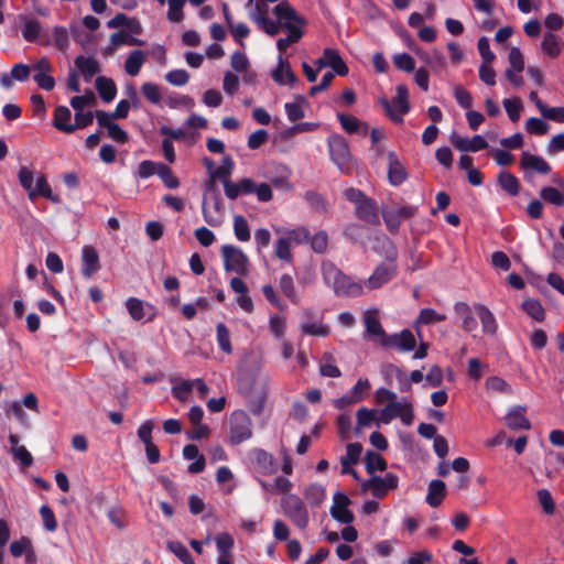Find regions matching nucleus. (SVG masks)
Wrapping results in <instances>:
<instances>
[{
  "label": "nucleus",
  "instance_id": "1",
  "mask_svg": "<svg viewBox=\"0 0 564 564\" xmlns=\"http://www.w3.org/2000/svg\"><path fill=\"white\" fill-rule=\"evenodd\" d=\"M18 180L20 185L26 191L28 197L31 200L43 196L53 203L59 202V198L53 194L45 174L34 172L28 166H21L18 172Z\"/></svg>",
  "mask_w": 564,
  "mask_h": 564
},
{
  "label": "nucleus",
  "instance_id": "2",
  "mask_svg": "<svg viewBox=\"0 0 564 564\" xmlns=\"http://www.w3.org/2000/svg\"><path fill=\"white\" fill-rule=\"evenodd\" d=\"M283 514L300 531L306 530L310 523V513L304 500L297 495H285L280 502Z\"/></svg>",
  "mask_w": 564,
  "mask_h": 564
},
{
  "label": "nucleus",
  "instance_id": "3",
  "mask_svg": "<svg viewBox=\"0 0 564 564\" xmlns=\"http://www.w3.org/2000/svg\"><path fill=\"white\" fill-rule=\"evenodd\" d=\"M345 197L356 205V213L359 218L369 224H379V215L376 204L368 198L361 191L357 188H348L345 191Z\"/></svg>",
  "mask_w": 564,
  "mask_h": 564
},
{
  "label": "nucleus",
  "instance_id": "4",
  "mask_svg": "<svg viewBox=\"0 0 564 564\" xmlns=\"http://www.w3.org/2000/svg\"><path fill=\"white\" fill-rule=\"evenodd\" d=\"M224 267L227 272H235L239 275H248L250 262L241 249L231 245L221 248Z\"/></svg>",
  "mask_w": 564,
  "mask_h": 564
},
{
  "label": "nucleus",
  "instance_id": "5",
  "mask_svg": "<svg viewBox=\"0 0 564 564\" xmlns=\"http://www.w3.org/2000/svg\"><path fill=\"white\" fill-rule=\"evenodd\" d=\"M274 14L278 19L275 23L279 25L280 30L283 28L288 32L303 31L305 20L300 17L288 2L276 4L274 7Z\"/></svg>",
  "mask_w": 564,
  "mask_h": 564
},
{
  "label": "nucleus",
  "instance_id": "6",
  "mask_svg": "<svg viewBox=\"0 0 564 564\" xmlns=\"http://www.w3.org/2000/svg\"><path fill=\"white\" fill-rule=\"evenodd\" d=\"M382 106L391 120L398 123L402 122L403 115L408 113L410 110L409 93L406 87L404 85H399L397 87V96L393 101L389 102L388 100H382Z\"/></svg>",
  "mask_w": 564,
  "mask_h": 564
},
{
  "label": "nucleus",
  "instance_id": "7",
  "mask_svg": "<svg viewBox=\"0 0 564 564\" xmlns=\"http://www.w3.org/2000/svg\"><path fill=\"white\" fill-rule=\"evenodd\" d=\"M362 319L366 328V337L377 340L381 346H383L389 335L386 334L380 323L379 310H366L362 314Z\"/></svg>",
  "mask_w": 564,
  "mask_h": 564
},
{
  "label": "nucleus",
  "instance_id": "8",
  "mask_svg": "<svg viewBox=\"0 0 564 564\" xmlns=\"http://www.w3.org/2000/svg\"><path fill=\"white\" fill-rule=\"evenodd\" d=\"M399 479L394 474H387L384 477L373 476L362 484L364 491H370L377 498L384 497L389 490L398 487Z\"/></svg>",
  "mask_w": 564,
  "mask_h": 564
},
{
  "label": "nucleus",
  "instance_id": "9",
  "mask_svg": "<svg viewBox=\"0 0 564 564\" xmlns=\"http://www.w3.org/2000/svg\"><path fill=\"white\" fill-rule=\"evenodd\" d=\"M230 440L234 444H239L251 437V420L242 411L235 412L231 415Z\"/></svg>",
  "mask_w": 564,
  "mask_h": 564
},
{
  "label": "nucleus",
  "instance_id": "10",
  "mask_svg": "<svg viewBox=\"0 0 564 564\" xmlns=\"http://www.w3.org/2000/svg\"><path fill=\"white\" fill-rule=\"evenodd\" d=\"M332 160L344 173L351 171L350 152L348 144L341 138H334L329 142Z\"/></svg>",
  "mask_w": 564,
  "mask_h": 564
},
{
  "label": "nucleus",
  "instance_id": "11",
  "mask_svg": "<svg viewBox=\"0 0 564 564\" xmlns=\"http://www.w3.org/2000/svg\"><path fill=\"white\" fill-rule=\"evenodd\" d=\"M350 499L340 491L334 494L330 507L332 517L340 523L349 524L354 521V513L349 510Z\"/></svg>",
  "mask_w": 564,
  "mask_h": 564
},
{
  "label": "nucleus",
  "instance_id": "12",
  "mask_svg": "<svg viewBox=\"0 0 564 564\" xmlns=\"http://www.w3.org/2000/svg\"><path fill=\"white\" fill-rule=\"evenodd\" d=\"M53 66L47 57H42L32 64L34 80L44 90H52L55 87V79L50 75Z\"/></svg>",
  "mask_w": 564,
  "mask_h": 564
},
{
  "label": "nucleus",
  "instance_id": "13",
  "mask_svg": "<svg viewBox=\"0 0 564 564\" xmlns=\"http://www.w3.org/2000/svg\"><path fill=\"white\" fill-rule=\"evenodd\" d=\"M333 274L334 290L339 295L359 296L362 294V285L351 281V279L341 272H329L328 278Z\"/></svg>",
  "mask_w": 564,
  "mask_h": 564
},
{
  "label": "nucleus",
  "instance_id": "14",
  "mask_svg": "<svg viewBox=\"0 0 564 564\" xmlns=\"http://www.w3.org/2000/svg\"><path fill=\"white\" fill-rule=\"evenodd\" d=\"M416 208L412 206H398L383 212V219L391 231H397L401 221L413 217Z\"/></svg>",
  "mask_w": 564,
  "mask_h": 564
},
{
  "label": "nucleus",
  "instance_id": "15",
  "mask_svg": "<svg viewBox=\"0 0 564 564\" xmlns=\"http://www.w3.org/2000/svg\"><path fill=\"white\" fill-rule=\"evenodd\" d=\"M267 0L256 1V13L251 15L253 21L263 29V31L274 36L280 32L279 25L267 17Z\"/></svg>",
  "mask_w": 564,
  "mask_h": 564
},
{
  "label": "nucleus",
  "instance_id": "16",
  "mask_svg": "<svg viewBox=\"0 0 564 564\" xmlns=\"http://www.w3.org/2000/svg\"><path fill=\"white\" fill-rule=\"evenodd\" d=\"M416 346V339L412 332L404 329L398 334L388 336L383 347L397 348L400 351H411Z\"/></svg>",
  "mask_w": 564,
  "mask_h": 564
},
{
  "label": "nucleus",
  "instance_id": "17",
  "mask_svg": "<svg viewBox=\"0 0 564 564\" xmlns=\"http://www.w3.org/2000/svg\"><path fill=\"white\" fill-rule=\"evenodd\" d=\"M394 273L395 267L393 263L381 264L376 268L365 285L368 290H377L388 283Z\"/></svg>",
  "mask_w": 564,
  "mask_h": 564
},
{
  "label": "nucleus",
  "instance_id": "18",
  "mask_svg": "<svg viewBox=\"0 0 564 564\" xmlns=\"http://www.w3.org/2000/svg\"><path fill=\"white\" fill-rule=\"evenodd\" d=\"M271 77L279 85H293L296 82V76L288 58L282 54L278 56V66L272 70Z\"/></svg>",
  "mask_w": 564,
  "mask_h": 564
},
{
  "label": "nucleus",
  "instance_id": "19",
  "mask_svg": "<svg viewBox=\"0 0 564 564\" xmlns=\"http://www.w3.org/2000/svg\"><path fill=\"white\" fill-rule=\"evenodd\" d=\"M215 542L218 550V564H234V556L231 550L234 547V539L227 533L223 532L216 535Z\"/></svg>",
  "mask_w": 564,
  "mask_h": 564
},
{
  "label": "nucleus",
  "instance_id": "20",
  "mask_svg": "<svg viewBox=\"0 0 564 564\" xmlns=\"http://www.w3.org/2000/svg\"><path fill=\"white\" fill-rule=\"evenodd\" d=\"M527 408L523 405H516L509 410L505 417L506 425L511 430H530V421L525 416Z\"/></svg>",
  "mask_w": 564,
  "mask_h": 564
},
{
  "label": "nucleus",
  "instance_id": "21",
  "mask_svg": "<svg viewBox=\"0 0 564 564\" xmlns=\"http://www.w3.org/2000/svg\"><path fill=\"white\" fill-rule=\"evenodd\" d=\"M256 189V184L250 178H242L239 182L224 181V192L229 199H236L240 194H251Z\"/></svg>",
  "mask_w": 564,
  "mask_h": 564
},
{
  "label": "nucleus",
  "instance_id": "22",
  "mask_svg": "<svg viewBox=\"0 0 564 564\" xmlns=\"http://www.w3.org/2000/svg\"><path fill=\"white\" fill-rule=\"evenodd\" d=\"M392 417H400L404 425H411L414 419L413 405L410 401H397L387 404Z\"/></svg>",
  "mask_w": 564,
  "mask_h": 564
},
{
  "label": "nucleus",
  "instance_id": "23",
  "mask_svg": "<svg viewBox=\"0 0 564 564\" xmlns=\"http://www.w3.org/2000/svg\"><path fill=\"white\" fill-rule=\"evenodd\" d=\"M520 166L524 171H535L540 174H547L551 171L550 164L543 158L529 152H522Z\"/></svg>",
  "mask_w": 564,
  "mask_h": 564
},
{
  "label": "nucleus",
  "instance_id": "24",
  "mask_svg": "<svg viewBox=\"0 0 564 564\" xmlns=\"http://www.w3.org/2000/svg\"><path fill=\"white\" fill-rule=\"evenodd\" d=\"M475 310L480 319L482 332L489 336H495L498 332V324L492 312L484 304H476Z\"/></svg>",
  "mask_w": 564,
  "mask_h": 564
},
{
  "label": "nucleus",
  "instance_id": "25",
  "mask_svg": "<svg viewBox=\"0 0 564 564\" xmlns=\"http://www.w3.org/2000/svg\"><path fill=\"white\" fill-rule=\"evenodd\" d=\"M83 274L85 278H90L100 269L99 256L97 250L91 246L83 248Z\"/></svg>",
  "mask_w": 564,
  "mask_h": 564
},
{
  "label": "nucleus",
  "instance_id": "26",
  "mask_svg": "<svg viewBox=\"0 0 564 564\" xmlns=\"http://www.w3.org/2000/svg\"><path fill=\"white\" fill-rule=\"evenodd\" d=\"M445 496H446V485L443 480L435 479L429 484L427 495H426V503L430 507L436 508V507L441 506Z\"/></svg>",
  "mask_w": 564,
  "mask_h": 564
},
{
  "label": "nucleus",
  "instance_id": "27",
  "mask_svg": "<svg viewBox=\"0 0 564 564\" xmlns=\"http://www.w3.org/2000/svg\"><path fill=\"white\" fill-rule=\"evenodd\" d=\"M303 496L312 508H318L326 500L327 494L324 486L319 484H311L305 487Z\"/></svg>",
  "mask_w": 564,
  "mask_h": 564
},
{
  "label": "nucleus",
  "instance_id": "28",
  "mask_svg": "<svg viewBox=\"0 0 564 564\" xmlns=\"http://www.w3.org/2000/svg\"><path fill=\"white\" fill-rule=\"evenodd\" d=\"M72 113L66 106H58L54 111L53 126L65 133H73L75 131L74 123H70Z\"/></svg>",
  "mask_w": 564,
  "mask_h": 564
},
{
  "label": "nucleus",
  "instance_id": "29",
  "mask_svg": "<svg viewBox=\"0 0 564 564\" xmlns=\"http://www.w3.org/2000/svg\"><path fill=\"white\" fill-rule=\"evenodd\" d=\"M388 177L392 185H400L406 178V172L393 152L388 154Z\"/></svg>",
  "mask_w": 564,
  "mask_h": 564
},
{
  "label": "nucleus",
  "instance_id": "30",
  "mask_svg": "<svg viewBox=\"0 0 564 564\" xmlns=\"http://www.w3.org/2000/svg\"><path fill=\"white\" fill-rule=\"evenodd\" d=\"M147 61V53L142 50H133L124 62V70L129 76H137Z\"/></svg>",
  "mask_w": 564,
  "mask_h": 564
},
{
  "label": "nucleus",
  "instance_id": "31",
  "mask_svg": "<svg viewBox=\"0 0 564 564\" xmlns=\"http://www.w3.org/2000/svg\"><path fill=\"white\" fill-rule=\"evenodd\" d=\"M454 310L462 317V327L465 332L471 333L477 328V321L467 303H456Z\"/></svg>",
  "mask_w": 564,
  "mask_h": 564
},
{
  "label": "nucleus",
  "instance_id": "32",
  "mask_svg": "<svg viewBox=\"0 0 564 564\" xmlns=\"http://www.w3.org/2000/svg\"><path fill=\"white\" fill-rule=\"evenodd\" d=\"M323 53L325 56L326 66L332 67L334 72L340 76L348 74V67L340 57L337 50L326 48Z\"/></svg>",
  "mask_w": 564,
  "mask_h": 564
},
{
  "label": "nucleus",
  "instance_id": "33",
  "mask_svg": "<svg viewBox=\"0 0 564 564\" xmlns=\"http://www.w3.org/2000/svg\"><path fill=\"white\" fill-rule=\"evenodd\" d=\"M263 362V352L260 348L250 349L241 360V369L243 371H257Z\"/></svg>",
  "mask_w": 564,
  "mask_h": 564
},
{
  "label": "nucleus",
  "instance_id": "34",
  "mask_svg": "<svg viewBox=\"0 0 564 564\" xmlns=\"http://www.w3.org/2000/svg\"><path fill=\"white\" fill-rule=\"evenodd\" d=\"M485 389L488 393L511 394L513 389L511 384L501 377L490 376L485 381Z\"/></svg>",
  "mask_w": 564,
  "mask_h": 564
},
{
  "label": "nucleus",
  "instance_id": "35",
  "mask_svg": "<svg viewBox=\"0 0 564 564\" xmlns=\"http://www.w3.org/2000/svg\"><path fill=\"white\" fill-rule=\"evenodd\" d=\"M562 45H563V43L557 35H555L551 32H547L543 36V41L541 43V48H542L543 53H545L546 55H549L552 58H555L561 54Z\"/></svg>",
  "mask_w": 564,
  "mask_h": 564
},
{
  "label": "nucleus",
  "instance_id": "36",
  "mask_svg": "<svg viewBox=\"0 0 564 564\" xmlns=\"http://www.w3.org/2000/svg\"><path fill=\"white\" fill-rule=\"evenodd\" d=\"M75 65L88 82L93 76L100 72L99 63L90 57L78 56L75 59Z\"/></svg>",
  "mask_w": 564,
  "mask_h": 564
},
{
  "label": "nucleus",
  "instance_id": "37",
  "mask_svg": "<svg viewBox=\"0 0 564 564\" xmlns=\"http://www.w3.org/2000/svg\"><path fill=\"white\" fill-rule=\"evenodd\" d=\"M96 88L100 98L106 102H110L116 97L117 87L115 82L110 78L99 76L96 79Z\"/></svg>",
  "mask_w": 564,
  "mask_h": 564
},
{
  "label": "nucleus",
  "instance_id": "38",
  "mask_svg": "<svg viewBox=\"0 0 564 564\" xmlns=\"http://www.w3.org/2000/svg\"><path fill=\"white\" fill-rule=\"evenodd\" d=\"M335 357L332 352H324L319 360V373L323 377L338 378L341 376L340 369L334 364Z\"/></svg>",
  "mask_w": 564,
  "mask_h": 564
},
{
  "label": "nucleus",
  "instance_id": "39",
  "mask_svg": "<svg viewBox=\"0 0 564 564\" xmlns=\"http://www.w3.org/2000/svg\"><path fill=\"white\" fill-rule=\"evenodd\" d=\"M356 432L360 433L364 429L370 427L372 424L377 426V411L361 408L357 411Z\"/></svg>",
  "mask_w": 564,
  "mask_h": 564
},
{
  "label": "nucleus",
  "instance_id": "40",
  "mask_svg": "<svg viewBox=\"0 0 564 564\" xmlns=\"http://www.w3.org/2000/svg\"><path fill=\"white\" fill-rule=\"evenodd\" d=\"M254 463L264 474H273L276 471L274 457L262 449L254 453Z\"/></svg>",
  "mask_w": 564,
  "mask_h": 564
},
{
  "label": "nucleus",
  "instance_id": "41",
  "mask_svg": "<svg viewBox=\"0 0 564 564\" xmlns=\"http://www.w3.org/2000/svg\"><path fill=\"white\" fill-rule=\"evenodd\" d=\"M300 329L304 335L317 337H326L330 333V328L322 322L302 323Z\"/></svg>",
  "mask_w": 564,
  "mask_h": 564
},
{
  "label": "nucleus",
  "instance_id": "42",
  "mask_svg": "<svg viewBox=\"0 0 564 564\" xmlns=\"http://www.w3.org/2000/svg\"><path fill=\"white\" fill-rule=\"evenodd\" d=\"M445 319L446 315L440 314L433 308H423L415 321V327L419 328V326L421 325L441 323L444 322Z\"/></svg>",
  "mask_w": 564,
  "mask_h": 564
},
{
  "label": "nucleus",
  "instance_id": "43",
  "mask_svg": "<svg viewBox=\"0 0 564 564\" xmlns=\"http://www.w3.org/2000/svg\"><path fill=\"white\" fill-rule=\"evenodd\" d=\"M366 469L369 474H373L376 470H384L387 463L384 458L376 452H367L365 456Z\"/></svg>",
  "mask_w": 564,
  "mask_h": 564
},
{
  "label": "nucleus",
  "instance_id": "44",
  "mask_svg": "<svg viewBox=\"0 0 564 564\" xmlns=\"http://www.w3.org/2000/svg\"><path fill=\"white\" fill-rule=\"evenodd\" d=\"M540 197L554 206L564 205V193L555 187L545 186L540 189Z\"/></svg>",
  "mask_w": 564,
  "mask_h": 564
},
{
  "label": "nucleus",
  "instance_id": "45",
  "mask_svg": "<svg viewBox=\"0 0 564 564\" xmlns=\"http://www.w3.org/2000/svg\"><path fill=\"white\" fill-rule=\"evenodd\" d=\"M279 286L291 302L297 303L299 296L295 290L294 279L290 274H282L279 280Z\"/></svg>",
  "mask_w": 564,
  "mask_h": 564
},
{
  "label": "nucleus",
  "instance_id": "46",
  "mask_svg": "<svg viewBox=\"0 0 564 564\" xmlns=\"http://www.w3.org/2000/svg\"><path fill=\"white\" fill-rule=\"evenodd\" d=\"M500 186L510 195L516 196L519 193V182L514 175L509 172L502 171L498 175Z\"/></svg>",
  "mask_w": 564,
  "mask_h": 564
},
{
  "label": "nucleus",
  "instance_id": "47",
  "mask_svg": "<svg viewBox=\"0 0 564 564\" xmlns=\"http://www.w3.org/2000/svg\"><path fill=\"white\" fill-rule=\"evenodd\" d=\"M234 231L239 241L246 242L250 240V228L243 216L238 215L234 217Z\"/></svg>",
  "mask_w": 564,
  "mask_h": 564
},
{
  "label": "nucleus",
  "instance_id": "48",
  "mask_svg": "<svg viewBox=\"0 0 564 564\" xmlns=\"http://www.w3.org/2000/svg\"><path fill=\"white\" fill-rule=\"evenodd\" d=\"M216 335H217V343H218L220 349L225 354L230 355L232 352V346H231L229 329L223 323H219L216 326Z\"/></svg>",
  "mask_w": 564,
  "mask_h": 564
},
{
  "label": "nucleus",
  "instance_id": "49",
  "mask_svg": "<svg viewBox=\"0 0 564 564\" xmlns=\"http://www.w3.org/2000/svg\"><path fill=\"white\" fill-rule=\"evenodd\" d=\"M291 245H302L310 240V232L304 227L285 230L282 235Z\"/></svg>",
  "mask_w": 564,
  "mask_h": 564
},
{
  "label": "nucleus",
  "instance_id": "50",
  "mask_svg": "<svg viewBox=\"0 0 564 564\" xmlns=\"http://www.w3.org/2000/svg\"><path fill=\"white\" fill-rule=\"evenodd\" d=\"M523 310L535 321L542 322L545 318V312L542 304L536 300H525L522 304Z\"/></svg>",
  "mask_w": 564,
  "mask_h": 564
},
{
  "label": "nucleus",
  "instance_id": "51",
  "mask_svg": "<svg viewBox=\"0 0 564 564\" xmlns=\"http://www.w3.org/2000/svg\"><path fill=\"white\" fill-rule=\"evenodd\" d=\"M96 104V96L91 90H87L83 96H75L70 99V106L75 111H83L87 106Z\"/></svg>",
  "mask_w": 564,
  "mask_h": 564
},
{
  "label": "nucleus",
  "instance_id": "52",
  "mask_svg": "<svg viewBox=\"0 0 564 564\" xmlns=\"http://www.w3.org/2000/svg\"><path fill=\"white\" fill-rule=\"evenodd\" d=\"M292 245L282 236L275 242V256L283 261L291 262L293 259Z\"/></svg>",
  "mask_w": 564,
  "mask_h": 564
},
{
  "label": "nucleus",
  "instance_id": "53",
  "mask_svg": "<svg viewBox=\"0 0 564 564\" xmlns=\"http://www.w3.org/2000/svg\"><path fill=\"white\" fill-rule=\"evenodd\" d=\"M303 104H304L303 97H299L297 100L294 102L285 104V111H286L289 120L296 121L304 117Z\"/></svg>",
  "mask_w": 564,
  "mask_h": 564
},
{
  "label": "nucleus",
  "instance_id": "54",
  "mask_svg": "<svg viewBox=\"0 0 564 564\" xmlns=\"http://www.w3.org/2000/svg\"><path fill=\"white\" fill-rule=\"evenodd\" d=\"M158 175L169 188H176L180 185L178 178L173 174L172 170L165 164H159Z\"/></svg>",
  "mask_w": 564,
  "mask_h": 564
},
{
  "label": "nucleus",
  "instance_id": "55",
  "mask_svg": "<svg viewBox=\"0 0 564 564\" xmlns=\"http://www.w3.org/2000/svg\"><path fill=\"white\" fill-rule=\"evenodd\" d=\"M508 61L510 67L508 69L518 70V73H522L524 69V56L521 53L519 47H511L508 55Z\"/></svg>",
  "mask_w": 564,
  "mask_h": 564
},
{
  "label": "nucleus",
  "instance_id": "56",
  "mask_svg": "<svg viewBox=\"0 0 564 564\" xmlns=\"http://www.w3.org/2000/svg\"><path fill=\"white\" fill-rule=\"evenodd\" d=\"M503 107L511 121L517 122L520 118L522 110V102L519 98H511L503 100Z\"/></svg>",
  "mask_w": 564,
  "mask_h": 564
},
{
  "label": "nucleus",
  "instance_id": "57",
  "mask_svg": "<svg viewBox=\"0 0 564 564\" xmlns=\"http://www.w3.org/2000/svg\"><path fill=\"white\" fill-rule=\"evenodd\" d=\"M539 502L546 514H553L555 512V503L547 489H540L536 492Z\"/></svg>",
  "mask_w": 564,
  "mask_h": 564
},
{
  "label": "nucleus",
  "instance_id": "58",
  "mask_svg": "<svg viewBox=\"0 0 564 564\" xmlns=\"http://www.w3.org/2000/svg\"><path fill=\"white\" fill-rule=\"evenodd\" d=\"M185 0H169L167 18L172 22H181L183 20V8Z\"/></svg>",
  "mask_w": 564,
  "mask_h": 564
},
{
  "label": "nucleus",
  "instance_id": "59",
  "mask_svg": "<svg viewBox=\"0 0 564 564\" xmlns=\"http://www.w3.org/2000/svg\"><path fill=\"white\" fill-rule=\"evenodd\" d=\"M165 79L173 86H184L189 80V74L185 69H174L165 75Z\"/></svg>",
  "mask_w": 564,
  "mask_h": 564
},
{
  "label": "nucleus",
  "instance_id": "60",
  "mask_svg": "<svg viewBox=\"0 0 564 564\" xmlns=\"http://www.w3.org/2000/svg\"><path fill=\"white\" fill-rule=\"evenodd\" d=\"M41 32V24L36 20H26L23 29L22 35L26 41H35Z\"/></svg>",
  "mask_w": 564,
  "mask_h": 564
},
{
  "label": "nucleus",
  "instance_id": "61",
  "mask_svg": "<svg viewBox=\"0 0 564 564\" xmlns=\"http://www.w3.org/2000/svg\"><path fill=\"white\" fill-rule=\"evenodd\" d=\"M40 514H41L44 528L50 532L55 531L57 528V521H56L53 510L48 506L44 505L40 508Z\"/></svg>",
  "mask_w": 564,
  "mask_h": 564
},
{
  "label": "nucleus",
  "instance_id": "62",
  "mask_svg": "<svg viewBox=\"0 0 564 564\" xmlns=\"http://www.w3.org/2000/svg\"><path fill=\"white\" fill-rule=\"evenodd\" d=\"M194 383L188 380H183L178 384H175L172 389L173 395L182 402H185L192 392Z\"/></svg>",
  "mask_w": 564,
  "mask_h": 564
},
{
  "label": "nucleus",
  "instance_id": "63",
  "mask_svg": "<svg viewBox=\"0 0 564 564\" xmlns=\"http://www.w3.org/2000/svg\"><path fill=\"white\" fill-rule=\"evenodd\" d=\"M486 369L487 365L482 364L479 359L470 358L468 360L467 373L475 381H478L482 377Z\"/></svg>",
  "mask_w": 564,
  "mask_h": 564
},
{
  "label": "nucleus",
  "instance_id": "64",
  "mask_svg": "<svg viewBox=\"0 0 564 564\" xmlns=\"http://www.w3.org/2000/svg\"><path fill=\"white\" fill-rule=\"evenodd\" d=\"M525 129L530 133L544 135L549 131V126L543 120L532 117L527 120Z\"/></svg>",
  "mask_w": 564,
  "mask_h": 564
}]
</instances>
